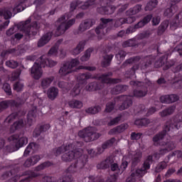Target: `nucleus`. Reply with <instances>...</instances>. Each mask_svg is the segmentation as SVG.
<instances>
[{"label":"nucleus","mask_w":182,"mask_h":182,"mask_svg":"<svg viewBox=\"0 0 182 182\" xmlns=\"http://www.w3.org/2000/svg\"><path fill=\"white\" fill-rule=\"evenodd\" d=\"M114 21V28H120L122 25L126 23H133L136 21L135 16H128L127 18H100V25L95 28V33L97 35H106L108 32H110L112 28L107 27L110 22Z\"/></svg>","instance_id":"1"},{"label":"nucleus","mask_w":182,"mask_h":182,"mask_svg":"<svg viewBox=\"0 0 182 182\" xmlns=\"http://www.w3.org/2000/svg\"><path fill=\"white\" fill-rule=\"evenodd\" d=\"M58 65V62L52 60L48 58V55H42L38 58L37 62L34 63L33 67L31 69V75L33 79L36 80H39L41 77H42V75L43 71H42V68H53V66H56Z\"/></svg>","instance_id":"2"},{"label":"nucleus","mask_w":182,"mask_h":182,"mask_svg":"<svg viewBox=\"0 0 182 182\" xmlns=\"http://www.w3.org/2000/svg\"><path fill=\"white\" fill-rule=\"evenodd\" d=\"M50 166H53V163L49 161L43 162L42 164L36 166L34 168V171H25L20 176H18V175H15L14 177L11 178V181L18 182V179L20 177L26 176V178L21 179L19 182H29L31 181V180H33V178H36V177H39V176H41L39 171H43V170L50 167Z\"/></svg>","instance_id":"3"},{"label":"nucleus","mask_w":182,"mask_h":182,"mask_svg":"<svg viewBox=\"0 0 182 182\" xmlns=\"http://www.w3.org/2000/svg\"><path fill=\"white\" fill-rule=\"evenodd\" d=\"M112 76H113V73L112 71L100 75L98 77V79L99 80H101V82H90L86 86L87 90H89V92H95V90H100L103 89V87H105V83L107 85H114L122 82L119 78H112Z\"/></svg>","instance_id":"4"},{"label":"nucleus","mask_w":182,"mask_h":182,"mask_svg":"<svg viewBox=\"0 0 182 182\" xmlns=\"http://www.w3.org/2000/svg\"><path fill=\"white\" fill-rule=\"evenodd\" d=\"M31 21L32 19L28 18L26 21L21 22L18 25V29H21L23 32L26 39H31V38L36 36L38 31L41 29V24H38V21H33L31 23Z\"/></svg>","instance_id":"5"},{"label":"nucleus","mask_w":182,"mask_h":182,"mask_svg":"<svg viewBox=\"0 0 182 182\" xmlns=\"http://www.w3.org/2000/svg\"><path fill=\"white\" fill-rule=\"evenodd\" d=\"M10 144L6 146L7 151L9 153H14V151H18L19 149L26 146L28 144V137L23 136L18 134H14L11 135L8 139Z\"/></svg>","instance_id":"6"},{"label":"nucleus","mask_w":182,"mask_h":182,"mask_svg":"<svg viewBox=\"0 0 182 182\" xmlns=\"http://www.w3.org/2000/svg\"><path fill=\"white\" fill-rule=\"evenodd\" d=\"M154 60H156V56L148 55L144 57V58H143V63L141 65L140 64H135L126 71V77H128L129 79H134V77H136V70H139V69H141V70L147 69V68L151 65Z\"/></svg>","instance_id":"7"},{"label":"nucleus","mask_w":182,"mask_h":182,"mask_svg":"<svg viewBox=\"0 0 182 182\" xmlns=\"http://www.w3.org/2000/svg\"><path fill=\"white\" fill-rule=\"evenodd\" d=\"M119 100V102H122V105H120L119 109L121 110H124L125 109H129L130 106L133 105V100L131 96L129 95H120L114 99V101ZM116 105L115 102H109L106 105L105 112L107 113H110L113 112V109H114V106Z\"/></svg>","instance_id":"8"},{"label":"nucleus","mask_w":182,"mask_h":182,"mask_svg":"<svg viewBox=\"0 0 182 182\" xmlns=\"http://www.w3.org/2000/svg\"><path fill=\"white\" fill-rule=\"evenodd\" d=\"M78 136L82 139L85 143H90V141H95L100 139V133L96 132V129L92 127H85L78 132Z\"/></svg>","instance_id":"9"},{"label":"nucleus","mask_w":182,"mask_h":182,"mask_svg":"<svg viewBox=\"0 0 182 182\" xmlns=\"http://www.w3.org/2000/svg\"><path fill=\"white\" fill-rule=\"evenodd\" d=\"M66 17H68V14H65L61 16L55 22V23H60V25L57 27V29L55 32V36H60V35H63L70 28L75 25V22H76V18L70 19L67 23L65 22L66 21Z\"/></svg>","instance_id":"10"},{"label":"nucleus","mask_w":182,"mask_h":182,"mask_svg":"<svg viewBox=\"0 0 182 182\" xmlns=\"http://www.w3.org/2000/svg\"><path fill=\"white\" fill-rule=\"evenodd\" d=\"M130 85L136 87L133 92L134 97H144L147 95L149 88L147 87V85L144 84V82L131 81Z\"/></svg>","instance_id":"11"},{"label":"nucleus","mask_w":182,"mask_h":182,"mask_svg":"<svg viewBox=\"0 0 182 182\" xmlns=\"http://www.w3.org/2000/svg\"><path fill=\"white\" fill-rule=\"evenodd\" d=\"M80 63L79 59H72L70 61L65 62L63 66L59 70V73L61 76H66V75H69L73 72V68L77 66Z\"/></svg>","instance_id":"12"},{"label":"nucleus","mask_w":182,"mask_h":182,"mask_svg":"<svg viewBox=\"0 0 182 182\" xmlns=\"http://www.w3.org/2000/svg\"><path fill=\"white\" fill-rule=\"evenodd\" d=\"M174 65V63L171 61H167V55H164L159 58V60L155 61L154 66L155 68H161L163 67L164 70H168L171 66Z\"/></svg>","instance_id":"13"},{"label":"nucleus","mask_w":182,"mask_h":182,"mask_svg":"<svg viewBox=\"0 0 182 182\" xmlns=\"http://www.w3.org/2000/svg\"><path fill=\"white\" fill-rule=\"evenodd\" d=\"M8 107H16L19 109V104L15 100H8L0 102V113L6 110Z\"/></svg>","instance_id":"14"},{"label":"nucleus","mask_w":182,"mask_h":182,"mask_svg":"<svg viewBox=\"0 0 182 182\" xmlns=\"http://www.w3.org/2000/svg\"><path fill=\"white\" fill-rule=\"evenodd\" d=\"M181 1V0H171V6L168 8L164 11V16L168 18H171L174 13L178 11V6H177V4Z\"/></svg>","instance_id":"15"},{"label":"nucleus","mask_w":182,"mask_h":182,"mask_svg":"<svg viewBox=\"0 0 182 182\" xmlns=\"http://www.w3.org/2000/svg\"><path fill=\"white\" fill-rule=\"evenodd\" d=\"M116 9L117 7L112 5L102 6L97 8V12L100 15H112V14H114Z\"/></svg>","instance_id":"16"},{"label":"nucleus","mask_w":182,"mask_h":182,"mask_svg":"<svg viewBox=\"0 0 182 182\" xmlns=\"http://www.w3.org/2000/svg\"><path fill=\"white\" fill-rule=\"evenodd\" d=\"M52 36H53V32L52 31H48L44 33L38 40L37 46L38 48H42L43 46H45V45L49 43V41H50V39H52Z\"/></svg>","instance_id":"17"},{"label":"nucleus","mask_w":182,"mask_h":182,"mask_svg":"<svg viewBox=\"0 0 182 182\" xmlns=\"http://www.w3.org/2000/svg\"><path fill=\"white\" fill-rule=\"evenodd\" d=\"M50 129V124H45L43 125H38L33 131V137H39L41 134L46 133Z\"/></svg>","instance_id":"18"},{"label":"nucleus","mask_w":182,"mask_h":182,"mask_svg":"<svg viewBox=\"0 0 182 182\" xmlns=\"http://www.w3.org/2000/svg\"><path fill=\"white\" fill-rule=\"evenodd\" d=\"M151 19H153V14L146 15L143 18V19L139 21L134 26L132 31H137V29H140V28L146 26V25H147V23H149Z\"/></svg>","instance_id":"19"},{"label":"nucleus","mask_w":182,"mask_h":182,"mask_svg":"<svg viewBox=\"0 0 182 182\" xmlns=\"http://www.w3.org/2000/svg\"><path fill=\"white\" fill-rule=\"evenodd\" d=\"M115 141L116 139L114 137L105 141L101 146L97 147V154H102V153H103V151H105L107 149H110V147L114 144Z\"/></svg>","instance_id":"20"},{"label":"nucleus","mask_w":182,"mask_h":182,"mask_svg":"<svg viewBox=\"0 0 182 182\" xmlns=\"http://www.w3.org/2000/svg\"><path fill=\"white\" fill-rule=\"evenodd\" d=\"M96 23V21L92 19L85 20L84 22H82L78 28V31L80 32H85V31H87V29H90L92 25Z\"/></svg>","instance_id":"21"},{"label":"nucleus","mask_w":182,"mask_h":182,"mask_svg":"<svg viewBox=\"0 0 182 182\" xmlns=\"http://www.w3.org/2000/svg\"><path fill=\"white\" fill-rule=\"evenodd\" d=\"M179 97L177 95L172 94V95H162L160 97V101L161 103H174L178 100Z\"/></svg>","instance_id":"22"},{"label":"nucleus","mask_w":182,"mask_h":182,"mask_svg":"<svg viewBox=\"0 0 182 182\" xmlns=\"http://www.w3.org/2000/svg\"><path fill=\"white\" fill-rule=\"evenodd\" d=\"M26 112L25 111H22L19 109L18 112H13L8 117L6 118L5 122L6 123H12L15 119H18V117H22V116H25Z\"/></svg>","instance_id":"23"},{"label":"nucleus","mask_w":182,"mask_h":182,"mask_svg":"<svg viewBox=\"0 0 182 182\" xmlns=\"http://www.w3.org/2000/svg\"><path fill=\"white\" fill-rule=\"evenodd\" d=\"M112 163H114L113 158H112V156H108L105 160L102 161L101 163L97 165V168L99 170H105L106 168H109Z\"/></svg>","instance_id":"24"},{"label":"nucleus","mask_w":182,"mask_h":182,"mask_svg":"<svg viewBox=\"0 0 182 182\" xmlns=\"http://www.w3.org/2000/svg\"><path fill=\"white\" fill-rule=\"evenodd\" d=\"M47 96L50 100H55L59 96V89L55 87H50L47 91Z\"/></svg>","instance_id":"25"},{"label":"nucleus","mask_w":182,"mask_h":182,"mask_svg":"<svg viewBox=\"0 0 182 182\" xmlns=\"http://www.w3.org/2000/svg\"><path fill=\"white\" fill-rule=\"evenodd\" d=\"M54 80L55 77L53 76L44 77L41 79L40 87H41L42 89H48V87L50 86L51 83L53 82Z\"/></svg>","instance_id":"26"},{"label":"nucleus","mask_w":182,"mask_h":182,"mask_svg":"<svg viewBox=\"0 0 182 182\" xmlns=\"http://www.w3.org/2000/svg\"><path fill=\"white\" fill-rule=\"evenodd\" d=\"M127 129H129V124H122L121 125L112 129L109 132V134H117V133H123V132H124V130H127Z\"/></svg>","instance_id":"27"},{"label":"nucleus","mask_w":182,"mask_h":182,"mask_svg":"<svg viewBox=\"0 0 182 182\" xmlns=\"http://www.w3.org/2000/svg\"><path fill=\"white\" fill-rule=\"evenodd\" d=\"M127 89H129V87L127 85H118L111 90V93L112 95H119V93H123V92H126Z\"/></svg>","instance_id":"28"},{"label":"nucleus","mask_w":182,"mask_h":182,"mask_svg":"<svg viewBox=\"0 0 182 182\" xmlns=\"http://www.w3.org/2000/svg\"><path fill=\"white\" fill-rule=\"evenodd\" d=\"M86 46V41H81L77 45V46L72 50L73 55L76 56V55H79L81 52H83L85 49V46Z\"/></svg>","instance_id":"29"},{"label":"nucleus","mask_w":182,"mask_h":182,"mask_svg":"<svg viewBox=\"0 0 182 182\" xmlns=\"http://www.w3.org/2000/svg\"><path fill=\"white\" fill-rule=\"evenodd\" d=\"M151 122L148 119V118H141V119H137L134 121V124L135 126H137V127H146L150 124Z\"/></svg>","instance_id":"30"},{"label":"nucleus","mask_w":182,"mask_h":182,"mask_svg":"<svg viewBox=\"0 0 182 182\" xmlns=\"http://www.w3.org/2000/svg\"><path fill=\"white\" fill-rule=\"evenodd\" d=\"M23 127V119H21L15 122L10 127V133H15L16 130H19Z\"/></svg>","instance_id":"31"},{"label":"nucleus","mask_w":182,"mask_h":182,"mask_svg":"<svg viewBox=\"0 0 182 182\" xmlns=\"http://www.w3.org/2000/svg\"><path fill=\"white\" fill-rule=\"evenodd\" d=\"M36 112L37 109L36 107L32 108L27 114V123L29 126H32V123L33 122V119L36 117Z\"/></svg>","instance_id":"32"},{"label":"nucleus","mask_w":182,"mask_h":182,"mask_svg":"<svg viewBox=\"0 0 182 182\" xmlns=\"http://www.w3.org/2000/svg\"><path fill=\"white\" fill-rule=\"evenodd\" d=\"M114 56V55L113 54L105 55L103 57V60L101 62L102 67L109 68V66H110V63H112Z\"/></svg>","instance_id":"33"},{"label":"nucleus","mask_w":182,"mask_h":182,"mask_svg":"<svg viewBox=\"0 0 182 182\" xmlns=\"http://www.w3.org/2000/svg\"><path fill=\"white\" fill-rule=\"evenodd\" d=\"M142 157H143V153H141V151H137L136 154H134L132 156V165L134 167H136V166H137V164H139V163H140V161H141Z\"/></svg>","instance_id":"34"},{"label":"nucleus","mask_w":182,"mask_h":182,"mask_svg":"<svg viewBox=\"0 0 182 182\" xmlns=\"http://www.w3.org/2000/svg\"><path fill=\"white\" fill-rule=\"evenodd\" d=\"M168 25H170V21L168 20L164 21L161 25L158 28L157 34L159 36H161L166 32V29L168 28Z\"/></svg>","instance_id":"35"},{"label":"nucleus","mask_w":182,"mask_h":182,"mask_svg":"<svg viewBox=\"0 0 182 182\" xmlns=\"http://www.w3.org/2000/svg\"><path fill=\"white\" fill-rule=\"evenodd\" d=\"M38 147H39V145L38 144H36L35 142L30 143L26 148L24 153H23V156H25L26 157H28V156H29V154H31V151H32V150L35 151Z\"/></svg>","instance_id":"36"},{"label":"nucleus","mask_w":182,"mask_h":182,"mask_svg":"<svg viewBox=\"0 0 182 182\" xmlns=\"http://www.w3.org/2000/svg\"><path fill=\"white\" fill-rule=\"evenodd\" d=\"M14 169H11V171H6L2 176V180H5L9 177H12V176H15L18 171H19V168H18V165H15L13 166Z\"/></svg>","instance_id":"37"},{"label":"nucleus","mask_w":182,"mask_h":182,"mask_svg":"<svg viewBox=\"0 0 182 182\" xmlns=\"http://www.w3.org/2000/svg\"><path fill=\"white\" fill-rule=\"evenodd\" d=\"M28 0H20L14 7V11H17V12H22V11H25L26 9V3Z\"/></svg>","instance_id":"38"},{"label":"nucleus","mask_w":182,"mask_h":182,"mask_svg":"<svg viewBox=\"0 0 182 182\" xmlns=\"http://www.w3.org/2000/svg\"><path fill=\"white\" fill-rule=\"evenodd\" d=\"M178 26H181V21H180V14H176L175 18L171 22L170 28L171 29H177Z\"/></svg>","instance_id":"39"},{"label":"nucleus","mask_w":182,"mask_h":182,"mask_svg":"<svg viewBox=\"0 0 182 182\" xmlns=\"http://www.w3.org/2000/svg\"><path fill=\"white\" fill-rule=\"evenodd\" d=\"M140 11H141V4H136L133 8H131L128 11H127V15H129V16H134L133 15L139 14Z\"/></svg>","instance_id":"40"},{"label":"nucleus","mask_w":182,"mask_h":182,"mask_svg":"<svg viewBox=\"0 0 182 182\" xmlns=\"http://www.w3.org/2000/svg\"><path fill=\"white\" fill-rule=\"evenodd\" d=\"M90 77H92V74H90V73H85L79 74L77 79L80 83L83 84V83H86V81L88 79H90Z\"/></svg>","instance_id":"41"},{"label":"nucleus","mask_w":182,"mask_h":182,"mask_svg":"<svg viewBox=\"0 0 182 182\" xmlns=\"http://www.w3.org/2000/svg\"><path fill=\"white\" fill-rule=\"evenodd\" d=\"M68 106H70L71 109H80L83 107V103L77 100H72L68 102Z\"/></svg>","instance_id":"42"},{"label":"nucleus","mask_w":182,"mask_h":182,"mask_svg":"<svg viewBox=\"0 0 182 182\" xmlns=\"http://www.w3.org/2000/svg\"><path fill=\"white\" fill-rule=\"evenodd\" d=\"M134 28V26H129L127 28L126 31L122 30L117 33L118 38H124L127 35H129V33H134V32H136V31H134L133 28Z\"/></svg>","instance_id":"43"},{"label":"nucleus","mask_w":182,"mask_h":182,"mask_svg":"<svg viewBox=\"0 0 182 182\" xmlns=\"http://www.w3.org/2000/svg\"><path fill=\"white\" fill-rule=\"evenodd\" d=\"M122 46L123 48H135L136 46H139V43L134 39H129L124 41Z\"/></svg>","instance_id":"44"},{"label":"nucleus","mask_w":182,"mask_h":182,"mask_svg":"<svg viewBox=\"0 0 182 182\" xmlns=\"http://www.w3.org/2000/svg\"><path fill=\"white\" fill-rule=\"evenodd\" d=\"M152 164H153V156L149 155L146 157V159L144 161L142 167L146 171V170H150V167Z\"/></svg>","instance_id":"45"},{"label":"nucleus","mask_w":182,"mask_h":182,"mask_svg":"<svg viewBox=\"0 0 182 182\" xmlns=\"http://www.w3.org/2000/svg\"><path fill=\"white\" fill-rule=\"evenodd\" d=\"M176 108L174 107H168V108L164 109L162 112H159L161 117H166V116H170L174 113Z\"/></svg>","instance_id":"46"},{"label":"nucleus","mask_w":182,"mask_h":182,"mask_svg":"<svg viewBox=\"0 0 182 182\" xmlns=\"http://www.w3.org/2000/svg\"><path fill=\"white\" fill-rule=\"evenodd\" d=\"M159 5V0H150L145 6V11H153Z\"/></svg>","instance_id":"47"},{"label":"nucleus","mask_w":182,"mask_h":182,"mask_svg":"<svg viewBox=\"0 0 182 182\" xmlns=\"http://www.w3.org/2000/svg\"><path fill=\"white\" fill-rule=\"evenodd\" d=\"M102 110V107L99 105L95 107H90L85 109L86 113L88 114H96Z\"/></svg>","instance_id":"48"},{"label":"nucleus","mask_w":182,"mask_h":182,"mask_svg":"<svg viewBox=\"0 0 182 182\" xmlns=\"http://www.w3.org/2000/svg\"><path fill=\"white\" fill-rule=\"evenodd\" d=\"M93 48H90L84 53V55L80 58L81 62H87L89 59H90V56L92 55V52H93Z\"/></svg>","instance_id":"49"},{"label":"nucleus","mask_w":182,"mask_h":182,"mask_svg":"<svg viewBox=\"0 0 182 182\" xmlns=\"http://www.w3.org/2000/svg\"><path fill=\"white\" fill-rule=\"evenodd\" d=\"M12 53H16V48H9L7 50H4L1 53V56L2 59H6L8 55H11Z\"/></svg>","instance_id":"50"},{"label":"nucleus","mask_w":182,"mask_h":182,"mask_svg":"<svg viewBox=\"0 0 182 182\" xmlns=\"http://www.w3.org/2000/svg\"><path fill=\"white\" fill-rule=\"evenodd\" d=\"M168 163V161H163L161 162H160L157 166L156 167V173H160L161 171H163V170H164V168H166L167 167V164Z\"/></svg>","instance_id":"51"},{"label":"nucleus","mask_w":182,"mask_h":182,"mask_svg":"<svg viewBox=\"0 0 182 182\" xmlns=\"http://www.w3.org/2000/svg\"><path fill=\"white\" fill-rule=\"evenodd\" d=\"M82 90V87H80V85L77 84L73 87V90L71 91V95L73 97H76V96L80 95V91Z\"/></svg>","instance_id":"52"},{"label":"nucleus","mask_w":182,"mask_h":182,"mask_svg":"<svg viewBox=\"0 0 182 182\" xmlns=\"http://www.w3.org/2000/svg\"><path fill=\"white\" fill-rule=\"evenodd\" d=\"M6 66L11 69H16V67L19 66V63L16 60H9L6 62Z\"/></svg>","instance_id":"53"},{"label":"nucleus","mask_w":182,"mask_h":182,"mask_svg":"<svg viewBox=\"0 0 182 182\" xmlns=\"http://www.w3.org/2000/svg\"><path fill=\"white\" fill-rule=\"evenodd\" d=\"M0 16H3L4 19H11L12 18V12L9 10H0Z\"/></svg>","instance_id":"54"},{"label":"nucleus","mask_w":182,"mask_h":182,"mask_svg":"<svg viewBox=\"0 0 182 182\" xmlns=\"http://www.w3.org/2000/svg\"><path fill=\"white\" fill-rule=\"evenodd\" d=\"M141 59V58H140V56H135L129 58L124 62V65H132V63H137V62H140Z\"/></svg>","instance_id":"55"},{"label":"nucleus","mask_w":182,"mask_h":182,"mask_svg":"<svg viewBox=\"0 0 182 182\" xmlns=\"http://www.w3.org/2000/svg\"><path fill=\"white\" fill-rule=\"evenodd\" d=\"M96 4V0H88L80 6L81 9H87L90 6H92Z\"/></svg>","instance_id":"56"},{"label":"nucleus","mask_w":182,"mask_h":182,"mask_svg":"<svg viewBox=\"0 0 182 182\" xmlns=\"http://www.w3.org/2000/svg\"><path fill=\"white\" fill-rule=\"evenodd\" d=\"M167 153H168V151L166 148L161 149L158 153L154 154V157L156 159V160H159L160 156H164V154H167Z\"/></svg>","instance_id":"57"},{"label":"nucleus","mask_w":182,"mask_h":182,"mask_svg":"<svg viewBox=\"0 0 182 182\" xmlns=\"http://www.w3.org/2000/svg\"><path fill=\"white\" fill-rule=\"evenodd\" d=\"M3 90H4L7 96H12V88H11V85L9 83L3 85Z\"/></svg>","instance_id":"58"},{"label":"nucleus","mask_w":182,"mask_h":182,"mask_svg":"<svg viewBox=\"0 0 182 182\" xmlns=\"http://www.w3.org/2000/svg\"><path fill=\"white\" fill-rule=\"evenodd\" d=\"M81 4L82 1H80V0H75L72 1L70 6V11L73 12V11H75V9H76V8H77V6H79V5Z\"/></svg>","instance_id":"59"},{"label":"nucleus","mask_w":182,"mask_h":182,"mask_svg":"<svg viewBox=\"0 0 182 182\" xmlns=\"http://www.w3.org/2000/svg\"><path fill=\"white\" fill-rule=\"evenodd\" d=\"M129 162L127 161L122 160V164L119 166V174H123V172L127 168Z\"/></svg>","instance_id":"60"},{"label":"nucleus","mask_w":182,"mask_h":182,"mask_svg":"<svg viewBox=\"0 0 182 182\" xmlns=\"http://www.w3.org/2000/svg\"><path fill=\"white\" fill-rule=\"evenodd\" d=\"M165 148H166L168 151H171V150L176 149V144L173 141H168L165 144Z\"/></svg>","instance_id":"61"},{"label":"nucleus","mask_w":182,"mask_h":182,"mask_svg":"<svg viewBox=\"0 0 182 182\" xmlns=\"http://www.w3.org/2000/svg\"><path fill=\"white\" fill-rule=\"evenodd\" d=\"M23 89V85L21 82H16L14 85V90H16V92H22Z\"/></svg>","instance_id":"62"},{"label":"nucleus","mask_w":182,"mask_h":182,"mask_svg":"<svg viewBox=\"0 0 182 182\" xmlns=\"http://www.w3.org/2000/svg\"><path fill=\"white\" fill-rule=\"evenodd\" d=\"M21 70H16L14 72L11 73V80H17V79H19V77L21 76Z\"/></svg>","instance_id":"63"},{"label":"nucleus","mask_w":182,"mask_h":182,"mask_svg":"<svg viewBox=\"0 0 182 182\" xmlns=\"http://www.w3.org/2000/svg\"><path fill=\"white\" fill-rule=\"evenodd\" d=\"M173 73H178L179 77H182V63L179 64L173 69Z\"/></svg>","instance_id":"64"}]
</instances>
